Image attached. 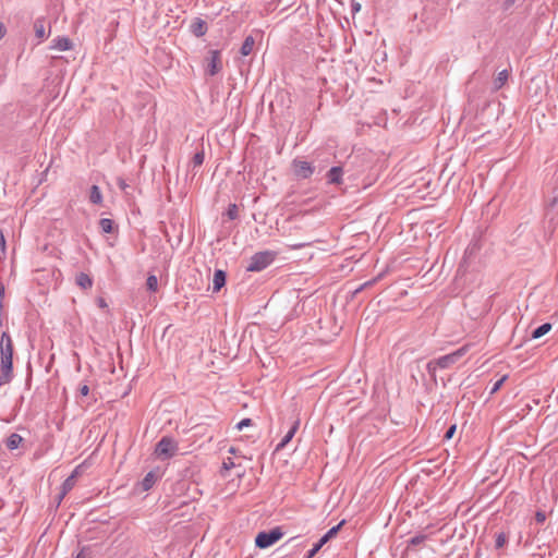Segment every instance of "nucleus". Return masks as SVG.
Segmentation results:
<instances>
[{"mask_svg":"<svg viewBox=\"0 0 558 558\" xmlns=\"http://www.w3.org/2000/svg\"><path fill=\"white\" fill-rule=\"evenodd\" d=\"M232 468H234L233 460L231 458L225 459L223 462H222V469L226 470V471H229Z\"/></svg>","mask_w":558,"mask_h":558,"instance_id":"c9c22d12","label":"nucleus"},{"mask_svg":"<svg viewBox=\"0 0 558 558\" xmlns=\"http://www.w3.org/2000/svg\"><path fill=\"white\" fill-rule=\"evenodd\" d=\"M322 548V545L317 542L313 545V547L304 555L303 558H313L318 550Z\"/></svg>","mask_w":558,"mask_h":558,"instance_id":"c756f323","label":"nucleus"},{"mask_svg":"<svg viewBox=\"0 0 558 558\" xmlns=\"http://www.w3.org/2000/svg\"><path fill=\"white\" fill-rule=\"evenodd\" d=\"M0 250L4 253L5 252V239L3 235L2 230L0 229Z\"/></svg>","mask_w":558,"mask_h":558,"instance_id":"79ce46f5","label":"nucleus"},{"mask_svg":"<svg viewBox=\"0 0 558 558\" xmlns=\"http://www.w3.org/2000/svg\"><path fill=\"white\" fill-rule=\"evenodd\" d=\"M300 247H303V244H295V245H293V248H300Z\"/></svg>","mask_w":558,"mask_h":558,"instance_id":"09e8293b","label":"nucleus"},{"mask_svg":"<svg viewBox=\"0 0 558 558\" xmlns=\"http://www.w3.org/2000/svg\"><path fill=\"white\" fill-rule=\"evenodd\" d=\"M342 177H343V168L342 167H340V166L331 167L326 174L327 183L339 185L342 183Z\"/></svg>","mask_w":558,"mask_h":558,"instance_id":"1a4fd4ad","label":"nucleus"},{"mask_svg":"<svg viewBox=\"0 0 558 558\" xmlns=\"http://www.w3.org/2000/svg\"><path fill=\"white\" fill-rule=\"evenodd\" d=\"M96 302H97V305L100 308H107L108 307V304H107V302H106V300L104 298H98Z\"/></svg>","mask_w":558,"mask_h":558,"instance_id":"37998d69","label":"nucleus"},{"mask_svg":"<svg viewBox=\"0 0 558 558\" xmlns=\"http://www.w3.org/2000/svg\"><path fill=\"white\" fill-rule=\"evenodd\" d=\"M227 274L225 270L216 269L213 278V291L218 292L226 284Z\"/></svg>","mask_w":558,"mask_h":558,"instance_id":"9b49d317","label":"nucleus"},{"mask_svg":"<svg viewBox=\"0 0 558 558\" xmlns=\"http://www.w3.org/2000/svg\"><path fill=\"white\" fill-rule=\"evenodd\" d=\"M456 429H457V425H456V424L451 425V426L446 430V433H445V435H444V439H445V440H450V439L453 437V435H454V433H456Z\"/></svg>","mask_w":558,"mask_h":558,"instance_id":"2f4dec72","label":"nucleus"},{"mask_svg":"<svg viewBox=\"0 0 558 558\" xmlns=\"http://www.w3.org/2000/svg\"><path fill=\"white\" fill-rule=\"evenodd\" d=\"M426 541V535H416V536H413L410 541H409V544L407 546V549H405V554L408 556L410 555H414V547L415 546H418L421 544H424V542Z\"/></svg>","mask_w":558,"mask_h":558,"instance_id":"f3484780","label":"nucleus"},{"mask_svg":"<svg viewBox=\"0 0 558 558\" xmlns=\"http://www.w3.org/2000/svg\"><path fill=\"white\" fill-rule=\"evenodd\" d=\"M117 184L124 192L126 191L128 187H130V185L126 183V181L123 178H118Z\"/></svg>","mask_w":558,"mask_h":558,"instance_id":"58836bf2","label":"nucleus"},{"mask_svg":"<svg viewBox=\"0 0 558 558\" xmlns=\"http://www.w3.org/2000/svg\"><path fill=\"white\" fill-rule=\"evenodd\" d=\"M381 278V275L377 276L376 278H373L364 283H362V288L366 289V288H369L372 286H374L379 279Z\"/></svg>","mask_w":558,"mask_h":558,"instance_id":"4c0bfd02","label":"nucleus"},{"mask_svg":"<svg viewBox=\"0 0 558 558\" xmlns=\"http://www.w3.org/2000/svg\"><path fill=\"white\" fill-rule=\"evenodd\" d=\"M36 36L44 39L46 37L44 25L35 24Z\"/></svg>","mask_w":558,"mask_h":558,"instance_id":"72a5a7b5","label":"nucleus"},{"mask_svg":"<svg viewBox=\"0 0 558 558\" xmlns=\"http://www.w3.org/2000/svg\"><path fill=\"white\" fill-rule=\"evenodd\" d=\"M78 475V466L74 469L72 474L68 476L61 485L62 495H68L76 484V477Z\"/></svg>","mask_w":558,"mask_h":558,"instance_id":"f8f14e48","label":"nucleus"},{"mask_svg":"<svg viewBox=\"0 0 558 558\" xmlns=\"http://www.w3.org/2000/svg\"><path fill=\"white\" fill-rule=\"evenodd\" d=\"M254 45H255L254 38L252 36H247L241 46V49H240L241 54L248 56L253 51Z\"/></svg>","mask_w":558,"mask_h":558,"instance_id":"4be33fe9","label":"nucleus"},{"mask_svg":"<svg viewBox=\"0 0 558 558\" xmlns=\"http://www.w3.org/2000/svg\"><path fill=\"white\" fill-rule=\"evenodd\" d=\"M344 523V520H342L339 524L332 526L329 531H327L319 539H318V543L322 545V547L327 543L329 542L332 537H335L340 527L343 525Z\"/></svg>","mask_w":558,"mask_h":558,"instance_id":"2eb2a0df","label":"nucleus"},{"mask_svg":"<svg viewBox=\"0 0 558 558\" xmlns=\"http://www.w3.org/2000/svg\"><path fill=\"white\" fill-rule=\"evenodd\" d=\"M0 371L5 374H13V356H0Z\"/></svg>","mask_w":558,"mask_h":558,"instance_id":"412c9836","label":"nucleus"},{"mask_svg":"<svg viewBox=\"0 0 558 558\" xmlns=\"http://www.w3.org/2000/svg\"><path fill=\"white\" fill-rule=\"evenodd\" d=\"M521 538H522V536H521V535H519V537H518V539H517V543H518V544H520Z\"/></svg>","mask_w":558,"mask_h":558,"instance_id":"8fccbe9b","label":"nucleus"},{"mask_svg":"<svg viewBox=\"0 0 558 558\" xmlns=\"http://www.w3.org/2000/svg\"><path fill=\"white\" fill-rule=\"evenodd\" d=\"M231 453H234V448H230L229 450Z\"/></svg>","mask_w":558,"mask_h":558,"instance_id":"3c124183","label":"nucleus"},{"mask_svg":"<svg viewBox=\"0 0 558 558\" xmlns=\"http://www.w3.org/2000/svg\"><path fill=\"white\" fill-rule=\"evenodd\" d=\"M508 376L507 375H504L500 379H498L492 387L490 389V395H494L496 393L500 388L501 386L504 385V383L507 380Z\"/></svg>","mask_w":558,"mask_h":558,"instance_id":"c85d7f7f","label":"nucleus"},{"mask_svg":"<svg viewBox=\"0 0 558 558\" xmlns=\"http://www.w3.org/2000/svg\"><path fill=\"white\" fill-rule=\"evenodd\" d=\"M78 391L81 396L86 397L89 393V387L86 384L81 385Z\"/></svg>","mask_w":558,"mask_h":558,"instance_id":"ea45409f","label":"nucleus"},{"mask_svg":"<svg viewBox=\"0 0 558 558\" xmlns=\"http://www.w3.org/2000/svg\"><path fill=\"white\" fill-rule=\"evenodd\" d=\"M146 287L149 291L155 292L158 288V279L155 275H149L146 280Z\"/></svg>","mask_w":558,"mask_h":558,"instance_id":"a878e982","label":"nucleus"},{"mask_svg":"<svg viewBox=\"0 0 558 558\" xmlns=\"http://www.w3.org/2000/svg\"><path fill=\"white\" fill-rule=\"evenodd\" d=\"M13 379V374H5V372L0 371V387L9 384Z\"/></svg>","mask_w":558,"mask_h":558,"instance_id":"7c9ffc66","label":"nucleus"},{"mask_svg":"<svg viewBox=\"0 0 558 558\" xmlns=\"http://www.w3.org/2000/svg\"><path fill=\"white\" fill-rule=\"evenodd\" d=\"M204 159H205V154L204 151H197L194 156H193V159H192V162L194 165V167H199L203 165L204 162Z\"/></svg>","mask_w":558,"mask_h":558,"instance_id":"cd10ccee","label":"nucleus"},{"mask_svg":"<svg viewBox=\"0 0 558 558\" xmlns=\"http://www.w3.org/2000/svg\"><path fill=\"white\" fill-rule=\"evenodd\" d=\"M66 495H62V490H60L58 497H57V500H58V505L61 504V501L63 500V498L65 497Z\"/></svg>","mask_w":558,"mask_h":558,"instance_id":"c03bdc74","label":"nucleus"},{"mask_svg":"<svg viewBox=\"0 0 558 558\" xmlns=\"http://www.w3.org/2000/svg\"><path fill=\"white\" fill-rule=\"evenodd\" d=\"M275 257L276 253L271 251L257 252L251 257L246 270L252 272L262 271L275 260Z\"/></svg>","mask_w":558,"mask_h":558,"instance_id":"f257e3e1","label":"nucleus"},{"mask_svg":"<svg viewBox=\"0 0 558 558\" xmlns=\"http://www.w3.org/2000/svg\"><path fill=\"white\" fill-rule=\"evenodd\" d=\"M468 349L469 345H463L456 350L454 352L439 356L435 361H430L427 364L428 371L435 369L434 365H436L439 368L450 367L451 365L456 364L468 352Z\"/></svg>","mask_w":558,"mask_h":558,"instance_id":"f03ea898","label":"nucleus"},{"mask_svg":"<svg viewBox=\"0 0 558 558\" xmlns=\"http://www.w3.org/2000/svg\"><path fill=\"white\" fill-rule=\"evenodd\" d=\"M89 201L93 204L99 205L102 202V194L97 185H92L89 193Z\"/></svg>","mask_w":558,"mask_h":558,"instance_id":"b1692460","label":"nucleus"},{"mask_svg":"<svg viewBox=\"0 0 558 558\" xmlns=\"http://www.w3.org/2000/svg\"><path fill=\"white\" fill-rule=\"evenodd\" d=\"M550 329H551V324L544 323L532 331L531 338L538 339V338L545 336L547 332H549Z\"/></svg>","mask_w":558,"mask_h":558,"instance_id":"aec40b11","label":"nucleus"},{"mask_svg":"<svg viewBox=\"0 0 558 558\" xmlns=\"http://www.w3.org/2000/svg\"><path fill=\"white\" fill-rule=\"evenodd\" d=\"M282 535L283 534L279 527L272 529L268 532H259L255 537V545L258 548H267L278 542Z\"/></svg>","mask_w":558,"mask_h":558,"instance_id":"20e7f679","label":"nucleus"},{"mask_svg":"<svg viewBox=\"0 0 558 558\" xmlns=\"http://www.w3.org/2000/svg\"><path fill=\"white\" fill-rule=\"evenodd\" d=\"M0 356H13V340L7 331L0 338Z\"/></svg>","mask_w":558,"mask_h":558,"instance_id":"0eeeda50","label":"nucleus"},{"mask_svg":"<svg viewBox=\"0 0 558 558\" xmlns=\"http://www.w3.org/2000/svg\"><path fill=\"white\" fill-rule=\"evenodd\" d=\"M299 426H300V421L299 420H295L291 427L289 428V430L287 432V434L283 436V438L280 440V442L277 445L276 447V450L279 451L281 449H283L291 440L292 438L294 437L295 433L298 432L299 429Z\"/></svg>","mask_w":558,"mask_h":558,"instance_id":"9d476101","label":"nucleus"},{"mask_svg":"<svg viewBox=\"0 0 558 558\" xmlns=\"http://www.w3.org/2000/svg\"><path fill=\"white\" fill-rule=\"evenodd\" d=\"M222 69L220 50H209L206 57V74L210 76L217 75Z\"/></svg>","mask_w":558,"mask_h":558,"instance_id":"39448f33","label":"nucleus"},{"mask_svg":"<svg viewBox=\"0 0 558 558\" xmlns=\"http://www.w3.org/2000/svg\"><path fill=\"white\" fill-rule=\"evenodd\" d=\"M99 227L104 233H111L113 231L114 222L109 218H101Z\"/></svg>","mask_w":558,"mask_h":558,"instance_id":"393cba45","label":"nucleus"},{"mask_svg":"<svg viewBox=\"0 0 558 558\" xmlns=\"http://www.w3.org/2000/svg\"><path fill=\"white\" fill-rule=\"evenodd\" d=\"M23 442V437L16 433H12L5 440V446L9 450L17 449Z\"/></svg>","mask_w":558,"mask_h":558,"instance_id":"a211bd4d","label":"nucleus"},{"mask_svg":"<svg viewBox=\"0 0 558 558\" xmlns=\"http://www.w3.org/2000/svg\"><path fill=\"white\" fill-rule=\"evenodd\" d=\"M83 555H84V553H83V551H81V553H78V554L76 555V557H75V558H84V557H83Z\"/></svg>","mask_w":558,"mask_h":558,"instance_id":"de8ad7c7","label":"nucleus"},{"mask_svg":"<svg viewBox=\"0 0 558 558\" xmlns=\"http://www.w3.org/2000/svg\"><path fill=\"white\" fill-rule=\"evenodd\" d=\"M75 282L80 288L84 290L90 289L93 287V279L85 272H80L75 278Z\"/></svg>","mask_w":558,"mask_h":558,"instance_id":"dca6fc26","label":"nucleus"},{"mask_svg":"<svg viewBox=\"0 0 558 558\" xmlns=\"http://www.w3.org/2000/svg\"><path fill=\"white\" fill-rule=\"evenodd\" d=\"M363 290H364V288H362V286H360L359 288L355 289L353 294H357V293L362 292Z\"/></svg>","mask_w":558,"mask_h":558,"instance_id":"49530a36","label":"nucleus"},{"mask_svg":"<svg viewBox=\"0 0 558 558\" xmlns=\"http://www.w3.org/2000/svg\"><path fill=\"white\" fill-rule=\"evenodd\" d=\"M4 34H5V28H4L3 24L0 23V39L4 36Z\"/></svg>","mask_w":558,"mask_h":558,"instance_id":"a18cd8bd","label":"nucleus"},{"mask_svg":"<svg viewBox=\"0 0 558 558\" xmlns=\"http://www.w3.org/2000/svg\"><path fill=\"white\" fill-rule=\"evenodd\" d=\"M253 421L251 418H243L236 424V428L242 430L244 427L251 426Z\"/></svg>","mask_w":558,"mask_h":558,"instance_id":"473e14b6","label":"nucleus"},{"mask_svg":"<svg viewBox=\"0 0 558 558\" xmlns=\"http://www.w3.org/2000/svg\"><path fill=\"white\" fill-rule=\"evenodd\" d=\"M159 475L156 471H149L141 482L143 492H147L156 484Z\"/></svg>","mask_w":558,"mask_h":558,"instance_id":"ddd939ff","label":"nucleus"},{"mask_svg":"<svg viewBox=\"0 0 558 558\" xmlns=\"http://www.w3.org/2000/svg\"><path fill=\"white\" fill-rule=\"evenodd\" d=\"M227 216L230 220H234L239 216L238 206L235 204H230L227 209Z\"/></svg>","mask_w":558,"mask_h":558,"instance_id":"bb28decb","label":"nucleus"},{"mask_svg":"<svg viewBox=\"0 0 558 558\" xmlns=\"http://www.w3.org/2000/svg\"><path fill=\"white\" fill-rule=\"evenodd\" d=\"M360 10H361V3L356 2V1H352V3H351L352 13L353 14L357 13V12H360Z\"/></svg>","mask_w":558,"mask_h":558,"instance_id":"a19ab883","label":"nucleus"},{"mask_svg":"<svg viewBox=\"0 0 558 558\" xmlns=\"http://www.w3.org/2000/svg\"><path fill=\"white\" fill-rule=\"evenodd\" d=\"M178 451V442L168 436H163L155 447V453L162 460L172 458Z\"/></svg>","mask_w":558,"mask_h":558,"instance_id":"7ed1b4c3","label":"nucleus"},{"mask_svg":"<svg viewBox=\"0 0 558 558\" xmlns=\"http://www.w3.org/2000/svg\"><path fill=\"white\" fill-rule=\"evenodd\" d=\"M546 520V514L544 511H537L535 513V521L538 523V524H542L544 523Z\"/></svg>","mask_w":558,"mask_h":558,"instance_id":"e433bc0d","label":"nucleus"},{"mask_svg":"<svg viewBox=\"0 0 558 558\" xmlns=\"http://www.w3.org/2000/svg\"><path fill=\"white\" fill-rule=\"evenodd\" d=\"M73 44L68 37H57L52 40L51 49L66 51L72 48Z\"/></svg>","mask_w":558,"mask_h":558,"instance_id":"4468645a","label":"nucleus"},{"mask_svg":"<svg viewBox=\"0 0 558 558\" xmlns=\"http://www.w3.org/2000/svg\"><path fill=\"white\" fill-rule=\"evenodd\" d=\"M508 78H509V71L506 69L500 71L494 80V83H493L494 89L499 90L500 88H502L504 85L507 83Z\"/></svg>","mask_w":558,"mask_h":558,"instance_id":"6ab92c4d","label":"nucleus"},{"mask_svg":"<svg viewBox=\"0 0 558 558\" xmlns=\"http://www.w3.org/2000/svg\"><path fill=\"white\" fill-rule=\"evenodd\" d=\"M190 31L194 36L202 37L208 31L207 22L201 17H195L191 22Z\"/></svg>","mask_w":558,"mask_h":558,"instance_id":"6e6552de","label":"nucleus"},{"mask_svg":"<svg viewBox=\"0 0 558 558\" xmlns=\"http://www.w3.org/2000/svg\"><path fill=\"white\" fill-rule=\"evenodd\" d=\"M514 3H515V0H505L501 4L502 11L504 12L510 11Z\"/></svg>","mask_w":558,"mask_h":558,"instance_id":"f704fd0d","label":"nucleus"},{"mask_svg":"<svg viewBox=\"0 0 558 558\" xmlns=\"http://www.w3.org/2000/svg\"><path fill=\"white\" fill-rule=\"evenodd\" d=\"M292 167L294 174L300 179H308L315 170L311 162L301 159H294Z\"/></svg>","mask_w":558,"mask_h":558,"instance_id":"423d86ee","label":"nucleus"},{"mask_svg":"<svg viewBox=\"0 0 558 558\" xmlns=\"http://www.w3.org/2000/svg\"><path fill=\"white\" fill-rule=\"evenodd\" d=\"M509 541V532L501 531L495 535V548H502Z\"/></svg>","mask_w":558,"mask_h":558,"instance_id":"5701e85b","label":"nucleus"}]
</instances>
